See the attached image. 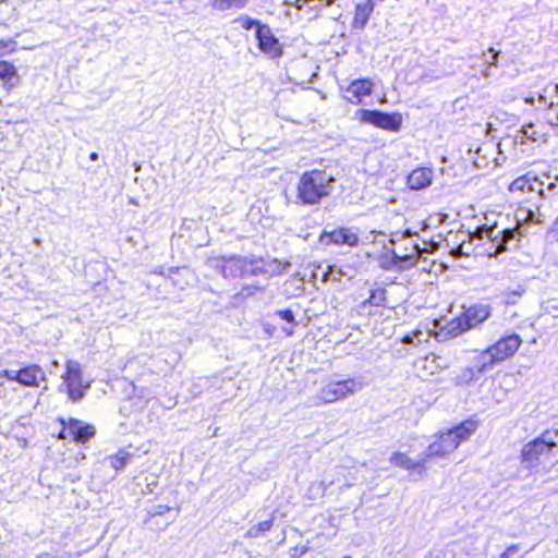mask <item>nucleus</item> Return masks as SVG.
I'll list each match as a JSON object with an SVG mask.
<instances>
[{
    "instance_id": "13",
    "label": "nucleus",
    "mask_w": 558,
    "mask_h": 558,
    "mask_svg": "<svg viewBox=\"0 0 558 558\" xmlns=\"http://www.w3.org/2000/svg\"><path fill=\"white\" fill-rule=\"evenodd\" d=\"M319 242L324 245L335 244L354 247L359 244V235L351 228H339L322 232Z\"/></svg>"
},
{
    "instance_id": "47",
    "label": "nucleus",
    "mask_w": 558,
    "mask_h": 558,
    "mask_svg": "<svg viewBox=\"0 0 558 558\" xmlns=\"http://www.w3.org/2000/svg\"><path fill=\"white\" fill-rule=\"evenodd\" d=\"M539 196H541V197H543V198H545V192H544V190H539Z\"/></svg>"
},
{
    "instance_id": "38",
    "label": "nucleus",
    "mask_w": 558,
    "mask_h": 558,
    "mask_svg": "<svg viewBox=\"0 0 558 558\" xmlns=\"http://www.w3.org/2000/svg\"><path fill=\"white\" fill-rule=\"evenodd\" d=\"M473 162H474L475 167L478 169L485 168L488 163L485 159H480V158H473Z\"/></svg>"
},
{
    "instance_id": "11",
    "label": "nucleus",
    "mask_w": 558,
    "mask_h": 558,
    "mask_svg": "<svg viewBox=\"0 0 558 558\" xmlns=\"http://www.w3.org/2000/svg\"><path fill=\"white\" fill-rule=\"evenodd\" d=\"M63 425V430L60 434L61 438L71 437L75 442L85 444L96 434V429L93 425L87 424L77 418H64L60 420Z\"/></svg>"
},
{
    "instance_id": "20",
    "label": "nucleus",
    "mask_w": 558,
    "mask_h": 558,
    "mask_svg": "<svg viewBox=\"0 0 558 558\" xmlns=\"http://www.w3.org/2000/svg\"><path fill=\"white\" fill-rule=\"evenodd\" d=\"M426 457L420 460H413L409 458L405 453L396 452L390 457V462L404 470H423L426 463Z\"/></svg>"
},
{
    "instance_id": "18",
    "label": "nucleus",
    "mask_w": 558,
    "mask_h": 558,
    "mask_svg": "<svg viewBox=\"0 0 558 558\" xmlns=\"http://www.w3.org/2000/svg\"><path fill=\"white\" fill-rule=\"evenodd\" d=\"M375 3L373 0H364L355 5L354 19L352 27L357 31L365 28L371 14L373 13Z\"/></svg>"
},
{
    "instance_id": "31",
    "label": "nucleus",
    "mask_w": 558,
    "mask_h": 558,
    "mask_svg": "<svg viewBox=\"0 0 558 558\" xmlns=\"http://www.w3.org/2000/svg\"><path fill=\"white\" fill-rule=\"evenodd\" d=\"M517 218H518V220H523L524 222H529V223H538L539 222V220L536 219L534 211H532V210L521 209L517 214Z\"/></svg>"
},
{
    "instance_id": "27",
    "label": "nucleus",
    "mask_w": 558,
    "mask_h": 558,
    "mask_svg": "<svg viewBox=\"0 0 558 558\" xmlns=\"http://www.w3.org/2000/svg\"><path fill=\"white\" fill-rule=\"evenodd\" d=\"M235 24H239L241 28L250 31L252 28L258 29V26H265L266 24H262L259 21L254 20L247 15H241L236 20H234Z\"/></svg>"
},
{
    "instance_id": "6",
    "label": "nucleus",
    "mask_w": 558,
    "mask_h": 558,
    "mask_svg": "<svg viewBox=\"0 0 558 558\" xmlns=\"http://www.w3.org/2000/svg\"><path fill=\"white\" fill-rule=\"evenodd\" d=\"M63 383L60 385V391H66L69 399L76 403L80 402L86 391L90 388V383L83 380V369L77 361L69 360L66 362L65 373L62 375Z\"/></svg>"
},
{
    "instance_id": "21",
    "label": "nucleus",
    "mask_w": 558,
    "mask_h": 558,
    "mask_svg": "<svg viewBox=\"0 0 558 558\" xmlns=\"http://www.w3.org/2000/svg\"><path fill=\"white\" fill-rule=\"evenodd\" d=\"M534 183H538L539 185H543V182H541L537 177H532L531 174H524L522 177L517 178L514 181L511 182L509 190L510 192H530L534 190Z\"/></svg>"
},
{
    "instance_id": "1",
    "label": "nucleus",
    "mask_w": 558,
    "mask_h": 558,
    "mask_svg": "<svg viewBox=\"0 0 558 558\" xmlns=\"http://www.w3.org/2000/svg\"><path fill=\"white\" fill-rule=\"evenodd\" d=\"M336 179L325 170L305 171L296 186V202L302 205H317L335 190Z\"/></svg>"
},
{
    "instance_id": "23",
    "label": "nucleus",
    "mask_w": 558,
    "mask_h": 558,
    "mask_svg": "<svg viewBox=\"0 0 558 558\" xmlns=\"http://www.w3.org/2000/svg\"><path fill=\"white\" fill-rule=\"evenodd\" d=\"M248 0H209L208 5L214 11L225 12L243 9Z\"/></svg>"
},
{
    "instance_id": "29",
    "label": "nucleus",
    "mask_w": 558,
    "mask_h": 558,
    "mask_svg": "<svg viewBox=\"0 0 558 558\" xmlns=\"http://www.w3.org/2000/svg\"><path fill=\"white\" fill-rule=\"evenodd\" d=\"M16 76L15 66L7 61H0V77L10 81Z\"/></svg>"
},
{
    "instance_id": "7",
    "label": "nucleus",
    "mask_w": 558,
    "mask_h": 558,
    "mask_svg": "<svg viewBox=\"0 0 558 558\" xmlns=\"http://www.w3.org/2000/svg\"><path fill=\"white\" fill-rule=\"evenodd\" d=\"M514 229H499L497 226H482L473 233V238L478 240L487 239L492 243L493 252L489 255L497 256L508 250V243L515 238Z\"/></svg>"
},
{
    "instance_id": "40",
    "label": "nucleus",
    "mask_w": 558,
    "mask_h": 558,
    "mask_svg": "<svg viewBox=\"0 0 558 558\" xmlns=\"http://www.w3.org/2000/svg\"><path fill=\"white\" fill-rule=\"evenodd\" d=\"M169 506H158L157 510L154 512V514H163L165 512L169 511Z\"/></svg>"
},
{
    "instance_id": "36",
    "label": "nucleus",
    "mask_w": 558,
    "mask_h": 558,
    "mask_svg": "<svg viewBox=\"0 0 558 558\" xmlns=\"http://www.w3.org/2000/svg\"><path fill=\"white\" fill-rule=\"evenodd\" d=\"M15 46V41L12 39H0V49H9L13 50Z\"/></svg>"
},
{
    "instance_id": "35",
    "label": "nucleus",
    "mask_w": 558,
    "mask_h": 558,
    "mask_svg": "<svg viewBox=\"0 0 558 558\" xmlns=\"http://www.w3.org/2000/svg\"><path fill=\"white\" fill-rule=\"evenodd\" d=\"M488 52L492 53L493 56L490 61H486V63L489 64V66H496L500 51H497L494 48H489Z\"/></svg>"
},
{
    "instance_id": "30",
    "label": "nucleus",
    "mask_w": 558,
    "mask_h": 558,
    "mask_svg": "<svg viewBox=\"0 0 558 558\" xmlns=\"http://www.w3.org/2000/svg\"><path fill=\"white\" fill-rule=\"evenodd\" d=\"M290 267V263H280L276 259L271 260L267 264V269L265 272H269L270 275H281Z\"/></svg>"
},
{
    "instance_id": "15",
    "label": "nucleus",
    "mask_w": 558,
    "mask_h": 558,
    "mask_svg": "<svg viewBox=\"0 0 558 558\" xmlns=\"http://www.w3.org/2000/svg\"><path fill=\"white\" fill-rule=\"evenodd\" d=\"M250 264L246 258L241 256L223 257L220 269L226 278H238L250 272Z\"/></svg>"
},
{
    "instance_id": "10",
    "label": "nucleus",
    "mask_w": 558,
    "mask_h": 558,
    "mask_svg": "<svg viewBox=\"0 0 558 558\" xmlns=\"http://www.w3.org/2000/svg\"><path fill=\"white\" fill-rule=\"evenodd\" d=\"M361 120L389 132H397L402 125L400 113H387L378 110H362Z\"/></svg>"
},
{
    "instance_id": "12",
    "label": "nucleus",
    "mask_w": 558,
    "mask_h": 558,
    "mask_svg": "<svg viewBox=\"0 0 558 558\" xmlns=\"http://www.w3.org/2000/svg\"><path fill=\"white\" fill-rule=\"evenodd\" d=\"M255 37L259 50L269 58L276 59L282 56V47L268 25L258 26V29L255 32Z\"/></svg>"
},
{
    "instance_id": "19",
    "label": "nucleus",
    "mask_w": 558,
    "mask_h": 558,
    "mask_svg": "<svg viewBox=\"0 0 558 558\" xmlns=\"http://www.w3.org/2000/svg\"><path fill=\"white\" fill-rule=\"evenodd\" d=\"M433 171L429 168L413 170L408 177V185L411 190H422L432 184Z\"/></svg>"
},
{
    "instance_id": "24",
    "label": "nucleus",
    "mask_w": 558,
    "mask_h": 558,
    "mask_svg": "<svg viewBox=\"0 0 558 558\" xmlns=\"http://www.w3.org/2000/svg\"><path fill=\"white\" fill-rule=\"evenodd\" d=\"M476 373L481 375L477 372V364L474 367H463L460 369V372L457 374V376L453 378V381L456 385H466L471 381L476 379Z\"/></svg>"
},
{
    "instance_id": "26",
    "label": "nucleus",
    "mask_w": 558,
    "mask_h": 558,
    "mask_svg": "<svg viewBox=\"0 0 558 558\" xmlns=\"http://www.w3.org/2000/svg\"><path fill=\"white\" fill-rule=\"evenodd\" d=\"M386 303V290L385 289H376L371 292V295L367 300H365L362 305L369 306H384Z\"/></svg>"
},
{
    "instance_id": "25",
    "label": "nucleus",
    "mask_w": 558,
    "mask_h": 558,
    "mask_svg": "<svg viewBox=\"0 0 558 558\" xmlns=\"http://www.w3.org/2000/svg\"><path fill=\"white\" fill-rule=\"evenodd\" d=\"M274 525V519L262 521L257 524L252 525L246 532V537H260L268 532Z\"/></svg>"
},
{
    "instance_id": "2",
    "label": "nucleus",
    "mask_w": 558,
    "mask_h": 558,
    "mask_svg": "<svg viewBox=\"0 0 558 558\" xmlns=\"http://www.w3.org/2000/svg\"><path fill=\"white\" fill-rule=\"evenodd\" d=\"M476 429L477 423L475 421L468 420L448 432L442 433L436 441L428 446L425 453L426 459L444 457L453 452L460 442L469 439Z\"/></svg>"
},
{
    "instance_id": "37",
    "label": "nucleus",
    "mask_w": 558,
    "mask_h": 558,
    "mask_svg": "<svg viewBox=\"0 0 558 558\" xmlns=\"http://www.w3.org/2000/svg\"><path fill=\"white\" fill-rule=\"evenodd\" d=\"M518 550L519 547L517 545L510 546L502 553L500 558H509L510 556L515 555Z\"/></svg>"
},
{
    "instance_id": "32",
    "label": "nucleus",
    "mask_w": 558,
    "mask_h": 558,
    "mask_svg": "<svg viewBox=\"0 0 558 558\" xmlns=\"http://www.w3.org/2000/svg\"><path fill=\"white\" fill-rule=\"evenodd\" d=\"M277 315H278L281 319H283V320H286V322H288V323H290V324H292V325H294V326H296V325H298V323H296V320H295V317H294L293 312H292L291 310H289V308L278 311V312H277Z\"/></svg>"
},
{
    "instance_id": "5",
    "label": "nucleus",
    "mask_w": 558,
    "mask_h": 558,
    "mask_svg": "<svg viewBox=\"0 0 558 558\" xmlns=\"http://www.w3.org/2000/svg\"><path fill=\"white\" fill-rule=\"evenodd\" d=\"M420 235L416 232L396 231L390 234V243L392 244L393 259L404 266H413L417 262L418 255L424 251L418 244Z\"/></svg>"
},
{
    "instance_id": "41",
    "label": "nucleus",
    "mask_w": 558,
    "mask_h": 558,
    "mask_svg": "<svg viewBox=\"0 0 558 558\" xmlns=\"http://www.w3.org/2000/svg\"><path fill=\"white\" fill-rule=\"evenodd\" d=\"M402 342L404 344H413L414 343V338L412 336H410V335H407V336L403 337Z\"/></svg>"
},
{
    "instance_id": "39",
    "label": "nucleus",
    "mask_w": 558,
    "mask_h": 558,
    "mask_svg": "<svg viewBox=\"0 0 558 558\" xmlns=\"http://www.w3.org/2000/svg\"><path fill=\"white\" fill-rule=\"evenodd\" d=\"M333 483H335L333 478L329 480L327 476H325V478L322 481L320 485L324 486V488L326 489L327 487L331 486Z\"/></svg>"
},
{
    "instance_id": "44",
    "label": "nucleus",
    "mask_w": 558,
    "mask_h": 558,
    "mask_svg": "<svg viewBox=\"0 0 558 558\" xmlns=\"http://www.w3.org/2000/svg\"><path fill=\"white\" fill-rule=\"evenodd\" d=\"M553 232H558V217L556 218L554 226H553Z\"/></svg>"
},
{
    "instance_id": "14",
    "label": "nucleus",
    "mask_w": 558,
    "mask_h": 558,
    "mask_svg": "<svg viewBox=\"0 0 558 558\" xmlns=\"http://www.w3.org/2000/svg\"><path fill=\"white\" fill-rule=\"evenodd\" d=\"M374 83L371 78L352 81L344 90V99L353 105L362 102L363 97L372 95Z\"/></svg>"
},
{
    "instance_id": "4",
    "label": "nucleus",
    "mask_w": 558,
    "mask_h": 558,
    "mask_svg": "<svg viewBox=\"0 0 558 558\" xmlns=\"http://www.w3.org/2000/svg\"><path fill=\"white\" fill-rule=\"evenodd\" d=\"M364 384L359 378L329 381L319 389L315 397L311 398L310 405L319 407L343 400L362 390Z\"/></svg>"
},
{
    "instance_id": "46",
    "label": "nucleus",
    "mask_w": 558,
    "mask_h": 558,
    "mask_svg": "<svg viewBox=\"0 0 558 558\" xmlns=\"http://www.w3.org/2000/svg\"><path fill=\"white\" fill-rule=\"evenodd\" d=\"M556 189V184L555 183H550L548 186H547V190L548 191H554Z\"/></svg>"
},
{
    "instance_id": "28",
    "label": "nucleus",
    "mask_w": 558,
    "mask_h": 558,
    "mask_svg": "<svg viewBox=\"0 0 558 558\" xmlns=\"http://www.w3.org/2000/svg\"><path fill=\"white\" fill-rule=\"evenodd\" d=\"M518 138H520V142L524 144L525 140L536 142L538 140V135L537 132L534 130V125L527 124L522 128V130L520 131V135H518Z\"/></svg>"
},
{
    "instance_id": "16",
    "label": "nucleus",
    "mask_w": 558,
    "mask_h": 558,
    "mask_svg": "<svg viewBox=\"0 0 558 558\" xmlns=\"http://www.w3.org/2000/svg\"><path fill=\"white\" fill-rule=\"evenodd\" d=\"M416 367L423 376L434 375L447 367L441 356L434 353L424 356L416 362Z\"/></svg>"
},
{
    "instance_id": "17",
    "label": "nucleus",
    "mask_w": 558,
    "mask_h": 558,
    "mask_svg": "<svg viewBox=\"0 0 558 558\" xmlns=\"http://www.w3.org/2000/svg\"><path fill=\"white\" fill-rule=\"evenodd\" d=\"M40 380H46L44 369L36 364L20 369V384L26 387H37Z\"/></svg>"
},
{
    "instance_id": "9",
    "label": "nucleus",
    "mask_w": 558,
    "mask_h": 558,
    "mask_svg": "<svg viewBox=\"0 0 558 558\" xmlns=\"http://www.w3.org/2000/svg\"><path fill=\"white\" fill-rule=\"evenodd\" d=\"M490 306L488 304H476L470 306L465 312L458 317L452 324H457L452 330L457 333H462L471 328L476 327L485 322L490 316Z\"/></svg>"
},
{
    "instance_id": "42",
    "label": "nucleus",
    "mask_w": 558,
    "mask_h": 558,
    "mask_svg": "<svg viewBox=\"0 0 558 558\" xmlns=\"http://www.w3.org/2000/svg\"><path fill=\"white\" fill-rule=\"evenodd\" d=\"M490 68H492V66H489V64H487V66L485 68V70H483V75H484L485 77L490 76Z\"/></svg>"
},
{
    "instance_id": "8",
    "label": "nucleus",
    "mask_w": 558,
    "mask_h": 558,
    "mask_svg": "<svg viewBox=\"0 0 558 558\" xmlns=\"http://www.w3.org/2000/svg\"><path fill=\"white\" fill-rule=\"evenodd\" d=\"M556 446L550 432L543 433L536 439L527 442L521 452L522 463L527 468L533 466L538 458L548 453Z\"/></svg>"
},
{
    "instance_id": "22",
    "label": "nucleus",
    "mask_w": 558,
    "mask_h": 558,
    "mask_svg": "<svg viewBox=\"0 0 558 558\" xmlns=\"http://www.w3.org/2000/svg\"><path fill=\"white\" fill-rule=\"evenodd\" d=\"M132 457L133 454L129 451L120 449L117 453L108 456L105 462L113 470L121 471L126 466Z\"/></svg>"
},
{
    "instance_id": "3",
    "label": "nucleus",
    "mask_w": 558,
    "mask_h": 558,
    "mask_svg": "<svg viewBox=\"0 0 558 558\" xmlns=\"http://www.w3.org/2000/svg\"><path fill=\"white\" fill-rule=\"evenodd\" d=\"M522 339L517 333H511L499 339L477 356V372L484 374L496 363L511 357L521 347Z\"/></svg>"
},
{
    "instance_id": "43",
    "label": "nucleus",
    "mask_w": 558,
    "mask_h": 558,
    "mask_svg": "<svg viewBox=\"0 0 558 558\" xmlns=\"http://www.w3.org/2000/svg\"><path fill=\"white\" fill-rule=\"evenodd\" d=\"M98 158H99V155L97 153L93 151V153L89 154V159L92 161H97Z\"/></svg>"
},
{
    "instance_id": "34",
    "label": "nucleus",
    "mask_w": 558,
    "mask_h": 558,
    "mask_svg": "<svg viewBox=\"0 0 558 558\" xmlns=\"http://www.w3.org/2000/svg\"><path fill=\"white\" fill-rule=\"evenodd\" d=\"M524 290L522 288H519L517 290H508L506 292V301L507 303H515L517 299L520 298L523 294Z\"/></svg>"
},
{
    "instance_id": "33",
    "label": "nucleus",
    "mask_w": 558,
    "mask_h": 558,
    "mask_svg": "<svg viewBox=\"0 0 558 558\" xmlns=\"http://www.w3.org/2000/svg\"><path fill=\"white\" fill-rule=\"evenodd\" d=\"M0 377L7 378L11 381H17L20 384V371L15 369H3L0 372Z\"/></svg>"
},
{
    "instance_id": "45",
    "label": "nucleus",
    "mask_w": 558,
    "mask_h": 558,
    "mask_svg": "<svg viewBox=\"0 0 558 558\" xmlns=\"http://www.w3.org/2000/svg\"><path fill=\"white\" fill-rule=\"evenodd\" d=\"M283 331L286 332L287 336H292L293 335V330L292 329L283 328Z\"/></svg>"
}]
</instances>
